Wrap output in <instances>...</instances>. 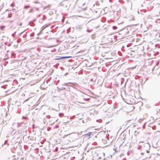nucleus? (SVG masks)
I'll return each mask as SVG.
<instances>
[{
	"label": "nucleus",
	"instance_id": "1",
	"mask_svg": "<svg viewBox=\"0 0 160 160\" xmlns=\"http://www.w3.org/2000/svg\"><path fill=\"white\" fill-rule=\"evenodd\" d=\"M82 87L84 88L88 86V82L87 79L86 78H84L82 80V83H81Z\"/></svg>",
	"mask_w": 160,
	"mask_h": 160
},
{
	"label": "nucleus",
	"instance_id": "2",
	"mask_svg": "<svg viewBox=\"0 0 160 160\" xmlns=\"http://www.w3.org/2000/svg\"><path fill=\"white\" fill-rule=\"evenodd\" d=\"M145 149L146 150V151L147 153L149 152V151L148 149L149 150L150 148V145L149 143H146L144 144V146Z\"/></svg>",
	"mask_w": 160,
	"mask_h": 160
},
{
	"label": "nucleus",
	"instance_id": "3",
	"mask_svg": "<svg viewBox=\"0 0 160 160\" xmlns=\"http://www.w3.org/2000/svg\"><path fill=\"white\" fill-rule=\"evenodd\" d=\"M92 133V132H90L84 135V136L86 137L87 139H89L91 134Z\"/></svg>",
	"mask_w": 160,
	"mask_h": 160
},
{
	"label": "nucleus",
	"instance_id": "4",
	"mask_svg": "<svg viewBox=\"0 0 160 160\" xmlns=\"http://www.w3.org/2000/svg\"><path fill=\"white\" fill-rule=\"evenodd\" d=\"M85 6V7L83 8H82V11H84L85 10H86L87 8V5H86L85 3H83L82 5V6Z\"/></svg>",
	"mask_w": 160,
	"mask_h": 160
},
{
	"label": "nucleus",
	"instance_id": "5",
	"mask_svg": "<svg viewBox=\"0 0 160 160\" xmlns=\"http://www.w3.org/2000/svg\"><path fill=\"white\" fill-rule=\"evenodd\" d=\"M94 83H95V82L93 81V79H91L90 80V83L91 84H94Z\"/></svg>",
	"mask_w": 160,
	"mask_h": 160
},
{
	"label": "nucleus",
	"instance_id": "6",
	"mask_svg": "<svg viewBox=\"0 0 160 160\" xmlns=\"http://www.w3.org/2000/svg\"><path fill=\"white\" fill-rule=\"evenodd\" d=\"M64 3H65V2L63 1L62 2H61V3H60L59 4V5L60 6L64 5H65Z\"/></svg>",
	"mask_w": 160,
	"mask_h": 160
},
{
	"label": "nucleus",
	"instance_id": "7",
	"mask_svg": "<svg viewBox=\"0 0 160 160\" xmlns=\"http://www.w3.org/2000/svg\"><path fill=\"white\" fill-rule=\"evenodd\" d=\"M22 123H24L23 122H21V123H17V127H20L22 126L21 125V124H22Z\"/></svg>",
	"mask_w": 160,
	"mask_h": 160
},
{
	"label": "nucleus",
	"instance_id": "8",
	"mask_svg": "<svg viewBox=\"0 0 160 160\" xmlns=\"http://www.w3.org/2000/svg\"><path fill=\"white\" fill-rule=\"evenodd\" d=\"M59 116L60 117H61L64 116V114L63 113H60L59 114Z\"/></svg>",
	"mask_w": 160,
	"mask_h": 160
},
{
	"label": "nucleus",
	"instance_id": "9",
	"mask_svg": "<svg viewBox=\"0 0 160 160\" xmlns=\"http://www.w3.org/2000/svg\"><path fill=\"white\" fill-rule=\"evenodd\" d=\"M29 24L32 26H34V23L32 22H30L29 23Z\"/></svg>",
	"mask_w": 160,
	"mask_h": 160
},
{
	"label": "nucleus",
	"instance_id": "10",
	"mask_svg": "<svg viewBox=\"0 0 160 160\" xmlns=\"http://www.w3.org/2000/svg\"><path fill=\"white\" fill-rule=\"evenodd\" d=\"M87 62V60H86L85 59H84V61H83V62H82L81 63V64H84V63H85V64L86 65V62Z\"/></svg>",
	"mask_w": 160,
	"mask_h": 160
},
{
	"label": "nucleus",
	"instance_id": "11",
	"mask_svg": "<svg viewBox=\"0 0 160 160\" xmlns=\"http://www.w3.org/2000/svg\"><path fill=\"white\" fill-rule=\"evenodd\" d=\"M84 52V54L83 55H84V54H86L87 52V51L86 50H84V51H81V53L82 52Z\"/></svg>",
	"mask_w": 160,
	"mask_h": 160
},
{
	"label": "nucleus",
	"instance_id": "12",
	"mask_svg": "<svg viewBox=\"0 0 160 160\" xmlns=\"http://www.w3.org/2000/svg\"><path fill=\"white\" fill-rule=\"evenodd\" d=\"M70 57H61V59L65 58H68Z\"/></svg>",
	"mask_w": 160,
	"mask_h": 160
},
{
	"label": "nucleus",
	"instance_id": "13",
	"mask_svg": "<svg viewBox=\"0 0 160 160\" xmlns=\"http://www.w3.org/2000/svg\"><path fill=\"white\" fill-rule=\"evenodd\" d=\"M96 121L98 122H101L102 121V120L101 119L97 120Z\"/></svg>",
	"mask_w": 160,
	"mask_h": 160
},
{
	"label": "nucleus",
	"instance_id": "14",
	"mask_svg": "<svg viewBox=\"0 0 160 160\" xmlns=\"http://www.w3.org/2000/svg\"><path fill=\"white\" fill-rule=\"evenodd\" d=\"M138 134V132L136 131H135L134 134L135 135H136L137 134Z\"/></svg>",
	"mask_w": 160,
	"mask_h": 160
},
{
	"label": "nucleus",
	"instance_id": "15",
	"mask_svg": "<svg viewBox=\"0 0 160 160\" xmlns=\"http://www.w3.org/2000/svg\"><path fill=\"white\" fill-rule=\"evenodd\" d=\"M22 119H28V118L27 117H25L24 116H23L22 117Z\"/></svg>",
	"mask_w": 160,
	"mask_h": 160
},
{
	"label": "nucleus",
	"instance_id": "16",
	"mask_svg": "<svg viewBox=\"0 0 160 160\" xmlns=\"http://www.w3.org/2000/svg\"><path fill=\"white\" fill-rule=\"evenodd\" d=\"M29 7V6H25L24 7V8L27 9Z\"/></svg>",
	"mask_w": 160,
	"mask_h": 160
},
{
	"label": "nucleus",
	"instance_id": "17",
	"mask_svg": "<svg viewBox=\"0 0 160 160\" xmlns=\"http://www.w3.org/2000/svg\"><path fill=\"white\" fill-rule=\"evenodd\" d=\"M46 117L48 118H51L50 116L49 115H48L46 116Z\"/></svg>",
	"mask_w": 160,
	"mask_h": 160
},
{
	"label": "nucleus",
	"instance_id": "18",
	"mask_svg": "<svg viewBox=\"0 0 160 160\" xmlns=\"http://www.w3.org/2000/svg\"><path fill=\"white\" fill-rule=\"evenodd\" d=\"M61 59V57H59V58H56L55 59V60H59V59Z\"/></svg>",
	"mask_w": 160,
	"mask_h": 160
},
{
	"label": "nucleus",
	"instance_id": "19",
	"mask_svg": "<svg viewBox=\"0 0 160 160\" xmlns=\"http://www.w3.org/2000/svg\"><path fill=\"white\" fill-rule=\"evenodd\" d=\"M14 5V4L13 3H12L10 6L12 7H13Z\"/></svg>",
	"mask_w": 160,
	"mask_h": 160
},
{
	"label": "nucleus",
	"instance_id": "20",
	"mask_svg": "<svg viewBox=\"0 0 160 160\" xmlns=\"http://www.w3.org/2000/svg\"><path fill=\"white\" fill-rule=\"evenodd\" d=\"M141 146H138V147L137 148V149H140V148H141Z\"/></svg>",
	"mask_w": 160,
	"mask_h": 160
},
{
	"label": "nucleus",
	"instance_id": "21",
	"mask_svg": "<svg viewBox=\"0 0 160 160\" xmlns=\"http://www.w3.org/2000/svg\"><path fill=\"white\" fill-rule=\"evenodd\" d=\"M58 128V125H56L55 127L54 128V129L55 128Z\"/></svg>",
	"mask_w": 160,
	"mask_h": 160
},
{
	"label": "nucleus",
	"instance_id": "22",
	"mask_svg": "<svg viewBox=\"0 0 160 160\" xmlns=\"http://www.w3.org/2000/svg\"><path fill=\"white\" fill-rule=\"evenodd\" d=\"M30 98H31V97H29V98H28L27 99L25 100V102H26V101H28L29 99Z\"/></svg>",
	"mask_w": 160,
	"mask_h": 160
},
{
	"label": "nucleus",
	"instance_id": "23",
	"mask_svg": "<svg viewBox=\"0 0 160 160\" xmlns=\"http://www.w3.org/2000/svg\"><path fill=\"white\" fill-rule=\"evenodd\" d=\"M116 27L115 26H113V28L114 29H116Z\"/></svg>",
	"mask_w": 160,
	"mask_h": 160
},
{
	"label": "nucleus",
	"instance_id": "24",
	"mask_svg": "<svg viewBox=\"0 0 160 160\" xmlns=\"http://www.w3.org/2000/svg\"><path fill=\"white\" fill-rule=\"evenodd\" d=\"M81 103H85V102H81Z\"/></svg>",
	"mask_w": 160,
	"mask_h": 160
},
{
	"label": "nucleus",
	"instance_id": "25",
	"mask_svg": "<svg viewBox=\"0 0 160 160\" xmlns=\"http://www.w3.org/2000/svg\"><path fill=\"white\" fill-rule=\"evenodd\" d=\"M7 142V141L6 140L5 141V142H4V144H5L6 142Z\"/></svg>",
	"mask_w": 160,
	"mask_h": 160
},
{
	"label": "nucleus",
	"instance_id": "26",
	"mask_svg": "<svg viewBox=\"0 0 160 160\" xmlns=\"http://www.w3.org/2000/svg\"><path fill=\"white\" fill-rule=\"evenodd\" d=\"M50 128H48V129H47L49 131L50 130Z\"/></svg>",
	"mask_w": 160,
	"mask_h": 160
},
{
	"label": "nucleus",
	"instance_id": "27",
	"mask_svg": "<svg viewBox=\"0 0 160 160\" xmlns=\"http://www.w3.org/2000/svg\"><path fill=\"white\" fill-rule=\"evenodd\" d=\"M112 0H109V1L110 2H111Z\"/></svg>",
	"mask_w": 160,
	"mask_h": 160
},
{
	"label": "nucleus",
	"instance_id": "28",
	"mask_svg": "<svg viewBox=\"0 0 160 160\" xmlns=\"http://www.w3.org/2000/svg\"><path fill=\"white\" fill-rule=\"evenodd\" d=\"M83 99L85 101H86L84 98H83Z\"/></svg>",
	"mask_w": 160,
	"mask_h": 160
},
{
	"label": "nucleus",
	"instance_id": "29",
	"mask_svg": "<svg viewBox=\"0 0 160 160\" xmlns=\"http://www.w3.org/2000/svg\"><path fill=\"white\" fill-rule=\"evenodd\" d=\"M102 154H103V155H104L105 154H104V153L103 152V153H102Z\"/></svg>",
	"mask_w": 160,
	"mask_h": 160
},
{
	"label": "nucleus",
	"instance_id": "30",
	"mask_svg": "<svg viewBox=\"0 0 160 160\" xmlns=\"http://www.w3.org/2000/svg\"><path fill=\"white\" fill-rule=\"evenodd\" d=\"M8 59L7 58L4 59V60H6Z\"/></svg>",
	"mask_w": 160,
	"mask_h": 160
},
{
	"label": "nucleus",
	"instance_id": "31",
	"mask_svg": "<svg viewBox=\"0 0 160 160\" xmlns=\"http://www.w3.org/2000/svg\"><path fill=\"white\" fill-rule=\"evenodd\" d=\"M65 7H66V8H67L68 6L67 5H65Z\"/></svg>",
	"mask_w": 160,
	"mask_h": 160
},
{
	"label": "nucleus",
	"instance_id": "32",
	"mask_svg": "<svg viewBox=\"0 0 160 160\" xmlns=\"http://www.w3.org/2000/svg\"><path fill=\"white\" fill-rule=\"evenodd\" d=\"M14 34H12V36H14Z\"/></svg>",
	"mask_w": 160,
	"mask_h": 160
},
{
	"label": "nucleus",
	"instance_id": "33",
	"mask_svg": "<svg viewBox=\"0 0 160 160\" xmlns=\"http://www.w3.org/2000/svg\"><path fill=\"white\" fill-rule=\"evenodd\" d=\"M69 122V121H67V122H65V123H67V122Z\"/></svg>",
	"mask_w": 160,
	"mask_h": 160
},
{
	"label": "nucleus",
	"instance_id": "34",
	"mask_svg": "<svg viewBox=\"0 0 160 160\" xmlns=\"http://www.w3.org/2000/svg\"><path fill=\"white\" fill-rule=\"evenodd\" d=\"M21 25H22V23H20V26H21Z\"/></svg>",
	"mask_w": 160,
	"mask_h": 160
},
{
	"label": "nucleus",
	"instance_id": "35",
	"mask_svg": "<svg viewBox=\"0 0 160 160\" xmlns=\"http://www.w3.org/2000/svg\"><path fill=\"white\" fill-rule=\"evenodd\" d=\"M84 42H81V43H84Z\"/></svg>",
	"mask_w": 160,
	"mask_h": 160
},
{
	"label": "nucleus",
	"instance_id": "36",
	"mask_svg": "<svg viewBox=\"0 0 160 160\" xmlns=\"http://www.w3.org/2000/svg\"><path fill=\"white\" fill-rule=\"evenodd\" d=\"M142 142H140L139 143H142Z\"/></svg>",
	"mask_w": 160,
	"mask_h": 160
},
{
	"label": "nucleus",
	"instance_id": "37",
	"mask_svg": "<svg viewBox=\"0 0 160 160\" xmlns=\"http://www.w3.org/2000/svg\"><path fill=\"white\" fill-rule=\"evenodd\" d=\"M36 9H37V10H38V8H36Z\"/></svg>",
	"mask_w": 160,
	"mask_h": 160
},
{
	"label": "nucleus",
	"instance_id": "38",
	"mask_svg": "<svg viewBox=\"0 0 160 160\" xmlns=\"http://www.w3.org/2000/svg\"><path fill=\"white\" fill-rule=\"evenodd\" d=\"M82 122H84V121L83 120H82Z\"/></svg>",
	"mask_w": 160,
	"mask_h": 160
},
{
	"label": "nucleus",
	"instance_id": "39",
	"mask_svg": "<svg viewBox=\"0 0 160 160\" xmlns=\"http://www.w3.org/2000/svg\"><path fill=\"white\" fill-rule=\"evenodd\" d=\"M81 134H82V132H81Z\"/></svg>",
	"mask_w": 160,
	"mask_h": 160
},
{
	"label": "nucleus",
	"instance_id": "40",
	"mask_svg": "<svg viewBox=\"0 0 160 160\" xmlns=\"http://www.w3.org/2000/svg\"><path fill=\"white\" fill-rule=\"evenodd\" d=\"M94 48H96V47H94Z\"/></svg>",
	"mask_w": 160,
	"mask_h": 160
},
{
	"label": "nucleus",
	"instance_id": "41",
	"mask_svg": "<svg viewBox=\"0 0 160 160\" xmlns=\"http://www.w3.org/2000/svg\"><path fill=\"white\" fill-rule=\"evenodd\" d=\"M80 73H81V74L82 73V72L81 71Z\"/></svg>",
	"mask_w": 160,
	"mask_h": 160
},
{
	"label": "nucleus",
	"instance_id": "42",
	"mask_svg": "<svg viewBox=\"0 0 160 160\" xmlns=\"http://www.w3.org/2000/svg\"><path fill=\"white\" fill-rule=\"evenodd\" d=\"M100 158H101L100 157H99V159H100Z\"/></svg>",
	"mask_w": 160,
	"mask_h": 160
},
{
	"label": "nucleus",
	"instance_id": "43",
	"mask_svg": "<svg viewBox=\"0 0 160 160\" xmlns=\"http://www.w3.org/2000/svg\"><path fill=\"white\" fill-rule=\"evenodd\" d=\"M86 42H87V40H86Z\"/></svg>",
	"mask_w": 160,
	"mask_h": 160
},
{
	"label": "nucleus",
	"instance_id": "44",
	"mask_svg": "<svg viewBox=\"0 0 160 160\" xmlns=\"http://www.w3.org/2000/svg\"><path fill=\"white\" fill-rule=\"evenodd\" d=\"M141 154H143L142 153H141Z\"/></svg>",
	"mask_w": 160,
	"mask_h": 160
}]
</instances>
